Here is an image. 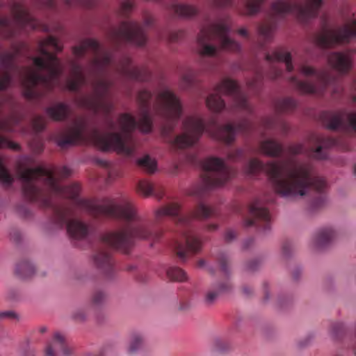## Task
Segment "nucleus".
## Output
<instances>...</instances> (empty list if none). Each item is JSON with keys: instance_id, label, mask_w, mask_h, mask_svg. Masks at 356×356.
<instances>
[{"instance_id": "nucleus-1", "label": "nucleus", "mask_w": 356, "mask_h": 356, "mask_svg": "<svg viewBox=\"0 0 356 356\" xmlns=\"http://www.w3.org/2000/svg\"><path fill=\"white\" fill-rule=\"evenodd\" d=\"M152 94L150 91H139L137 96L139 120L136 121L135 118L129 113L121 114L118 122L122 132L112 131L102 134L97 129H94L88 134L86 120L83 117H78L67 129L56 133L53 138L61 149L90 140L102 151L113 150L118 154L130 156L134 154L136 148L131 133L136 127L145 134L152 131V112L163 121L161 127V135L177 149L193 146L198 141L204 131L211 137L229 145L235 140L237 131L246 134L252 128V124L248 120H243L237 126L230 123L220 125L217 119L213 118L206 124L201 118L190 116L183 121V132L172 139L171 134L182 113L179 99L168 89L160 92L156 95L152 106Z\"/></svg>"}, {"instance_id": "nucleus-2", "label": "nucleus", "mask_w": 356, "mask_h": 356, "mask_svg": "<svg viewBox=\"0 0 356 356\" xmlns=\"http://www.w3.org/2000/svg\"><path fill=\"white\" fill-rule=\"evenodd\" d=\"M33 159L26 157L18 162L17 173L22 181V192L30 202H39L42 207L52 210L53 222L59 228L66 227L69 235L74 239L85 238L89 233V225L80 220L72 218V209L58 204L56 199H70L79 209L92 218H114L127 223L120 231L104 234L102 241L104 245L127 252L137 238H152L157 241L161 232L152 233L147 222L138 215L134 205L127 199L104 197L102 200L81 199L79 195L81 187L78 184L60 186L55 177L54 171L42 166L30 168Z\"/></svg>"}, {"instance_id": "nucleus-3", "label": "nucleus", "mask_w": 356, "mask_h": 356, "mask_svg": "<svg viewBox=\"0 0 356 356\" xmlns=\"http://www.w3.org/2000/svg\"><path fill=\"white\" fill-rule=\"evenodd\" d=\"M50 50L55 52L62 50L58 40L51 35L39 43L40 56L33 58L35 69L17 66L15 63L17 51L2 54L0 56V92L10 86L14 75H19L24 96L29 100L40 99L58 85L63 68L58 58ZM6 104L10 108L13 107L12 97L0 94V130L9 131L10 119L4 116L3 111Z\"/></svg>"}, {"instance_id": "nucleus-4", "label": "nucleus", "mask_w": 356, "mask_h": 356, "mask_svg": "<svg viewBox=\"0 0 356 356\" xmlns=\"http://www.w3.org/2000/svg\"><path fill=\"white\" fill-rule=\"evenodd\" d=\"M73 54L77 58L91 52L93 58L90 60L89 74L92 76L90 85L92 93L81 95L76 99L79 106L92 111L95 115L102 114L109 130L115 129V123L110 117L113 105L109 98L111 82L106 78L107 67L113 63L111 53L102 49L99 44L92 39L83 40L80 45L73 47Z\"/></svg>"}, {"instance_id": "nucleus-5", "label": "nucleus", "mask_w": 356, "mask_h": 356, "mask_svg": "<svg viewBox=\"0 0 356 356\" xmlns=\"http://www.w3.org/2000/svg\"><path fill=\"white\" fill-rule=\"evenodd\" d=\"M245 170L250 176L264 172L275 191L285 197L303 196L310 188L321 193L326 186L324 179L313 175L310 163H298L293 159L286 165L276 162L264 163L254 158L245 165Z\"/></svg>"}, {"instance_id": "nucleus-6", "label": "nucleus", "mask_w": 356, "mask_h": 356, "mask_svg": "<svg viewBox=\"0 0 356 356\" xmlns=\"http://www.w3.org/2000/svg\"><path fill=\"white\" fill-rule=\"evenodd\" d=\"M213 209L203 203L198 204L195 209L188 214L181 212V207L177 203H170L154 211V222L161 223L167 217H171L176 224L177 238L173 242V248L178 258L185 261L190 256L197 254L202 249V241L192 227L195 219H204L215 216Z\"/></svg>"}, {"instance_id": "nucleus-7", "label": "nucleus", "mask_w": 356, "mask_h": 356, "mask_svg": "<svg viewBox=\"0 0 356 356\" xmlns=\"http://www.w3.org/2000/svg\"><path fill=\"white\" fill-rule=\"evenodd\" d=\"M324 123L328 129L340 130L345 135L334 138L312 134L309 137V143L316 145V147L305 148L301 144L291 145L287 148L289 154L293 156L305 154L309 157L323 160L327 157L326 149L337 147L342 151L350 150L348 134L350 131L356 132V113L340 111L336 113H326L324 116Z\"/></svg>"}, {"instance_id": "nucleus-8", "label": "nucleus", "mask_w": 356, "mask_h": 356, "mask_svg": "<svg viewBox=\"0 0 356 356\" xmlns=\"http://www.w3.org/2000/svg\"><path fill=\"white\" fill-rule=\"evenodd\" d=\"M322 6V0H307L305 4L291 3L284 0H276L271 5V12L265 22L258 27V33L263 43L272 40L273 33L277 28L278 21L287 14H293L300 20L306 22L316 17Z\"/></svg>"}, {"instance_id": "nucleus-9", "label": "nucleus", "mask_w": 356, "mask_h": 356, "mask_svg": "<svg viewBox=\"0 0 356 356\" xmlns=\"http://www.w3.org/2000/svg\"><path fill=\"white\" fill-rule=\"evenodd\" d=\"M231 30L229 19L220 20L215 23L207 22L204 24L197 35V40L200 47V56L204 57H214L218 54L217 47L207 44V42L216 40L222 50L238 51L240 44L229 37Z\"/></svg>"}, {"instance_id": "nucleus-10", "label": "nucleus", "mask_w": 356, "mask_h": 356, "mask_svg": "<svg viewBox=\"0 0 356 356\" xmlns=\"http://www.w3.org/2000/svg\"><path fill=\"white\" fill-rule=\"evenodd\" d=\"M204 174L202 183L194 186L190 195L202 198L209 191L223 186L236 175V171L227 166L224 160L217 157H209L202 162Z\"/></svg>"}, {"instance_id": "nucleus-11", "label": "nucleus", "mask_w": 356, "mask_h": 356, "mask_svg": "<svg viewBox=\"0 0 356 356\" xmlns=\"http://www.w3.org/2000/svg\"><path fill=\"white\" fill-rule=\"evenodd\" d=\"M300 74L307 78H313V81L300 80L296 76L289 77V82L302 94L323 95L328 88H332L334 92H339L341 88L337 85V79L332 76L327 70H317L311 66L300 64L298 66Z\"/></svg>"}, {"instance_id": "nucleus-12", "label": "nucleus", "mask_w": 356, "mask_h": 356, "mask_svg": "<svg viewBox=\"0 0 356 356\" xmlns=\"http://www.w3.org/2000/svg\"><path fill=\"white\" fill-rule=\"evenodd\" d=\"M227 95L232 98V105L230 108L232 112L237 111L252 112V108L248 104L247 97L244 91L238 83L229 78L223 79L214 88V92L210 94L207 99V107L211 111L218 113L225 108V101L222 95Z\"/></svg>"}, {"instance_id": "nucleus-13", "label": "nucleus", "mask_w": 356, "mask_h": 356, "mask_svg": "<svg viewBox=\"0 0 356 356\" xmlns=\"http://www.w3.org/2000/svg\"><path fill=\"white\" fill-rule=\"evenodd\" d=\"M10 8L13 18L0 15V30L3 38H11L29 30L49 31L47 25L42 24L31 15L24 3L11 1Z\"/></svg>"}, {"instance_id": "nucleus-14", "label": "nucleus", "mask_w": 356, "mask_h": 356, "mask_svg": "<svg viewBox=\"0 0 356 356\" xmlns=\"http://www.w3.org/2000/svg\"><path fill=\"white\" fill-rule=\"evenodd\" d=\"M355 37H356V20L337 29H328L324 27L322 33L316 36L315 42L318 47L326 49L339 44L347 43Z\"/></svg>"}, {"instance_id": "nucleus-15", "label": "nucleus", "mask_w": 356, "mask_h": 356, "mask_svg": "<svg viewBox=\"0 0 356 356\" xmlns=\"http://www.w3.org/2000/svg\"><path fill=\"white\" fill-rule=\"evenodd\" d=\"M115 34L117 38L138 46H143L146 42L143 26L134 21H123Z\"/></svg>"}, {"instance_id": "nucleus-16", "label": "nucleus", "mask_w": 356, "mask_h": 356, "mask_svg": "<svg viewBox=\"0 0 356 356\" xmlns=\"http://www.w3.org/2000/svg\"><path fill=\"white\" fill-rule=\"evenodd\" d=\"M250 217L244 220L245 227L256 226L264 231L268 230L270 226V216L267 208H266L259 200H255L249 207Z\"/></svg>"}, {"instance_id": "nucleus-17", "label": "nucleus", "mask_w": 356, "mask_h": 356, "mask_svg": "<svg viewBox=\"0 0 356 356\" xmlns=\"http://www.w3.org/2000/svg\"><path fill=\"white\" fill-rule=\"evenodd\" d=\"M266 60L271 63L270 70L267 74L270 79H278L282 75V70L277 66L279 63H284L289 72L293 70L291 54L284 51L282 49H276L272 54H266Z\"/></svg>"}, {"instance_id": "nucleus-18", "label": "nucleus", "mask_w": 356, "mask_h": 356, "mask_svg": "<svg viewBox=\"0 0 356 356\" xmlns=\"http://www.w3.org/2000/svg\"><path fill=\"white\" fill-rule=\"evenodd\" d=\"M265 0H209L214 8H237L243 9V13L253 15L259 12Z\"/></svg>"}, {"instance_id": "nucleus-19", "label": "nucleus", "mask_w": 356, "mask_h": 356, "mask_svg": "<svg viewBox=\"0 0 356 356\" xmlns=\"http://www.w3.org/2000/svg\"><path fill=\"white\" fill-rule=\"evenodd\" d=\"M72 353L73 348L67 343L65 337L58 332L54 334L52 341L44 348L45 356H58L60 354L70 356Z\"/></svg>"}, {"instance_id": "nucleus-20", "label": "nucleus", "mask_w": 356, "mask_h": 356, "mask_svg": "<svg viewBox=\"0 0 356 356\" xmlns=\"http://www.w3.org/2000/svg\"><path fill=\"white\" fill-rule=\"evenodd\" d=\"M93 261L97 268L108 279L115 277V270L114 262L109 252L99 251L93 257Z\"/></svg>"}, {"instance_id": "nucleus-21", "label": "nucleus", "mask_w": 356, "mask_h": 356, "mask_svg": "<svg viewBox=\"0 0 356 356\" xmlns=\"http://www.w3.org/2000/svg\"><path fill=\"white\" fill-rule=\"evenodd\" d=\"M71 78L67 79L66 86L72 92H78L82 86L88 82V78L84 74L83 67L76 62L71 64Z\"/></svg>"}, {"instance_id": "nucleus-22", "label": "nucleus", "mask_w": 356, "mask_h": 356, "mask_svg": "<svg viewBox=\"0 0 356 356\" xmlns=\"http://www.w3.org/2000/svg\"><path fill=\"white\" fill-rule=\"evenodd\" d=\"M330 65L341 73H347L352 67V58L350 54L332 53L328 56Z\"/></svg>"}, {"instance_id": "nucleus-23", "label": "nucleus", "mask_w": 356, "mask_h": 356, "mask_svg": "<svg viewBox=\"0 0 356 356\" xmlns=\"http://www.w3.org/2000/svg\"><path fill=\"white\" fill-rule=\"evenodd\" d=\"M232 288V285L229 280L213 284L211 289L205 293L204 298V304L207 306L213 305L220 294L229 291Z\"/></svg>"}, {"instance_id": "nucleus-24", "label": "nucleus", "mask_w": 356, "mask_h": 356, "mask_svg": "<svg viewBox=\"0 0 356 356\" xmlns=\"http://www.w3.org/2000/svg\"><path fill=\"white\" fill-rule=\"evenodd\" d=\"M70 108L65 103L60 102L46 108L47 114L54 121L66 120L70 115Z\"/></svg>"}, {"instance_id": "nucleus-25", "label": "nucleus", "mask_w": 356, "mask_h": 356, "mask_svg": "<svg viewBox=\"0 0 356 356\" xmlns=\"http://www.w3.org/2000/svg\"><path fill=\"white\" fill-rule=\"evenodd\" d=\"M336 236V232L332 227L319 229L312 238L313 245L321 248L330 243Z\"/></svg>"}, {"instance_id": "nucleus-26", "label": "nucleus", "mask_w": 356, "mask_h": 356, "mask_svg": "<svg viewBox=\"0 0 356 356\" xmlns=\"http://www.w3.org/2000/svg\"><path fill=\"white\" fill-rule=\"evenodd\" d=\"M259 149L262 154L271 157L280 156L284 152L282 145L273 139L260 142Z\"/></svg>"}, {"instance_id": "nucleus-27", "label": "nucleus", "mask_w": 356, "mask_h": 356, "mask_svg": "<svg viewBox=\"0 0 356 356\" xmlns=\"http://www.w3.org/2000/svg\"><path fill=\"white\" fill-rule=\"evenodd\" d=\"M123 72L129 79L138 81H148L151 79L149 71L145 68L127 66L123 69Z\"/></svg>"}, {"instance_id": "nucleus-28", "label": "nucleus", "mask_w": 356, "mask_h": 356, "mask_svg": "<svg viewBox=\"0 0 356 356\" xmlns=\"http://www.w3.org/2000/svg\"><path fill=\"white\" fill-rule=\"evenodd\" d=\"M168 9L172 11L176 16L183 18L195 17L199 12L197 7L185 3L172 4Z\"/></svg>"}, {"instance_id": "nucleus-29", "label": "nucleus", "mask_w": 356, "mask_h": 356, "mask_svg": "<svg viewBox=\"0 0 356 356\" xmlns=\"http://www.w3.org/2000/svg\"><path fill=\"white\" fill-rule=\"evenodd\" d=\"M34 266L27 260H23L19 262L15 267V275L22 280H26L31 277L35 273Z\"/></svg>"}, {"instance_id": "nucleus-30", "label": "nucleus", "mask_w": 356, "mask_h": 356, "mask_svg": "<svg viewBox=\"0 0 356 356\" xmlns=\"http://www.w3.org/2000/svg\"><path fill=\"white\" fill-rule=\"evenodd\" d=\"M137 165L149 174H153L156 170V161L149 155H145L136 161Z\"/></svg>"}, {"instance_id": "nucleus-31", "label": "nucleus", "mask_w": 356, "mask_h": 356, "mask_svg": "<svg viewBox=\"0 0 356 356\" xmlns=\"http://www.w3.org/2000/svg\"><path fill=\"white\" fill-rule=\"evenodd\" d=\"M144 343V339L141 334H132L128 347V353L131 355L138 353L140 350H141L143 348Z\"/></svg>"}, {"instance_id": "nucleus-32", "label": "nucleus", "mask_w": 356, "mask_h": 356, "mask_svg": "<svg viewBox=\"0 0 356 356\" xmlns=\"http://www.w3.org/2000/svg\"><path fill=\"white\" fill-rule=\"evenodd\" d=\"M297 106L296 101L291 97H285L277 102L276 108L279 112L293 111Z\"/></svg>"}, {"instance_id": "nucleus-33", "label": "nucleus", "mask_w": 356, "mask_h": 356, "mask_svg": "<svg viewBox=\"0 0 356 356\" xmlns=\"http://www.w3.org/2000/svg\"><path fill=\"white\" fill-rule=\"evenodd\" d=\"M166 274L172 281L184 282L187 279L186 273L179 267H169Z\"/></svg>"}, {"instance_id": "nucleus-34", "label": "nucleus", "mask_w": 356, "mask_h": 356, "mask_svg": "<svg viewBox=\"0 0 356 356\" xmlns=\"http://www.w3.org/2000/svg\"><path fill=\"white\" fill-rule=\"evenodd\" d=\"M346 332V329L343 323L341 322H333L331 323L329 332L333 339L336 340L341 339Z\"/></svg>"}, {"instance_id": "nucleus-35", "label": "nucleus", "mask_w": 356, "mask_h": 356, "mask_svg": "<svg viewBox=\"0 0 356 356\" xmlns=\"http://www.w3.org/2000/svg\"><path fill=\"white\" fill-rule=\"evenodd\" d=\"M63 3L66 7L83 6L87 8H91L96 6L95 0H63Z\"/></svg>"}, {"instance_id": "nucleus-36", "label": "nucleus", "mask_w": 356, "mask_h": 356, "mask_svg": "<svg viewBox=\"0 0 356 356\" xmlns=\"http://www.w3.org/2000/svg\"><path fill=\"white\" fill-rule=\"evenodd\" d=\"M220 271L225 275H228L230 273L229 266V257L225 253H220L217 257Z\"/></svg>"}, {"instance_id": "nucleus-37", "label": "nucleus", "mask_w": 356, "mask_h": 356, "mask_svg": "<svg viewBox=\"0 0 356 356\" xmlns=\"http://www.w3.org/2000/svg\"><path fill=\"white\" fill-rule=\"evenodd\" d=\"M138 191L147 197L154 194V187L149 181L146 180H140L138 184Z\"/></svg>"}, {"instance_id": "nucleus-38", "label": "nucleus", "mask_w": 356, "mask_h": 356, "mask_svg": "<svg viewBox=\"0 0 356 356\" xmlns=\"http://www.w3.org/2000/svg\"><path fill=\"white\" fill-rule=\"evenodd\" d=\"M195 79V74L193 70H188L181 77V86L185 88L191 87Z\"/></svg>"}, {"instance_id": "nucleus-39", "label": "nucleus", "mask_w": 356, "mask_h": 356, "mask_svg": "<svg viewBox=\"0 0 356 356\" xmlns=\"http://www.w3.org/2000/svg\"><path fill=\"white\" fill-rule=\"evenodd\" d=\"M264 75L261 72H257V74L253 80L248 83V88L254 92H257L261 87Z\"/></svg>"}, {"instance_id": "nucleus-40", "label": "nucleus", "mask_w": 356, "mask_h": 356, "mask_svg": "<svg viewBox=\"0 0 356 356\" xmlns=\"http://www.w3.org/2000/svg\"><path fill=\"white\" fill-rule=\"evenodd\" d=\"M33 4L38 8L56 10L58 1L56 0H33Z\"/></svg>"}, {"instance_id": "nucleus-41", "label": "nucleus", "mask_w": 356, "mask_h": 356, "mask_svg": "<svg viewBox=\"0 0 356 356\" xmlns=\"http://www.w3.org/2000/svg\"><path fill=\"white\" fill-rule=\"evenodd\" d=\"M32 126L35 132H41L46 127V121L42 116L35 115L32 120Z\"/></svg>"}, {"instance_id": "nucleus-42", "label": "nucleus", "mask_w": 356, "mask_h": 356, "mask_svg": "<svg viewBox=\"0 0 356 356\" xmlns=\"http://www.w3.org/2000/svg\"><path fill=\"white\" fill-rule=\"evenodd\" d=\"M106 299V293L102 290L95 291L92 296V302L95 305H100Z\"/></svg>"}, {"instance_id": "nucleus-43", "label": "nucleus", "mask_w": 356, "mask_h": 356, "mask_svg": "<svg viewBox=\"0 0 356 356\" xmlns=\"http://www.w3.org/2000/svg\"><path fill=\"white\" fill-rule=\"evenodd\" d=\"M134 3L130 0H125L121 4V13L124 17H126L134 8Z\"/></svg>"}, {"instance_id": "nucleus-44", "label": "nucleus", "mask_w": 356, "mask_h": 356, "mask_svg": "<svg viewBox=\"0 0 356 356\" xmlns=\"http://www.w3.org/2000/svg\"><path fill=\"white\" fill-rule=\"evenodd\" d=\"M244 156V152L243 149H237L231 151L228 154V159L230 160L236 161L241 159Z\"/></svg>"}, {"instance_id": "nucleus-45", "label": "nucleus", "mask_w": 356, "mask_h": 356, "mask_svg": "<svg viewBox=\"0 0 356 356\" xmlns=\"http://www.w3.org/2000/svg\"><path fill=\"white\" fill-rule=\"evenodd\" d=\"M87 315L85 308L78 309L73 314V318L76 321H83Z\"/></svg>"}, {"instance_id": "nucleus-46", "label": "nucleus", "mask_w": 356, "mask_h": 356, "mask_svg": "<svg viewBox=\"0 0 356 356\" xmlns=\"http://www.w3.org/2000/svg\"><path fill=\"white\" fill-rule=\"evenodd\" d=\"M18 315L13 311H3L0 312V319L8 318V319H17Z\"/></svg>"}, {"instance_id": "nucleus-47", "label": "nucleus", "mask_w": 356, "mask_h": 356, "mask_svg": "<svg viewBox=\"0 0 356 356\" xmlns=\"http://www.w3.org/2000/svg\"><path fill=\"white\" fill-rule=\"evenodd\" d=\"M293 250V245L290 241H285L282 248V252L284 257H288L290 255L291 252Z\"/></svg>"}, {"instance_id": "nucleus-48", "label": "nucleus", "mask_w": 356, "mask_h": 356, "mask_svg": "<svg viewBox=\"0 0 356 356\" xmlns=\"http://www.w3.org/2000/svg\"><path fill=\"white\" fill-rule=\"evenodd\" d=\"M275 120L273 118H267L264 122V125L266 129H274L275 127Z\"/></svg>"}, {"instance_id": "nucleus-49", "label": "nucleus", "mask_w": 356, "mask_h": 356, "mask_svg": "<svg viewBox=\"0 0 356 356\" xmlns=\"http://www.w3.org/2000/svg\"><path fill=\"white\" fill-rule=\"evenodd\" d=\"M10 236L11 240H13L14 242H16V243L19 242L21 239V234L17 229H13L10 233Z\"/></svg>"}, {"instance_id": "nucleus-50", "label": "nucleus", "mask_w": 356, "mask_h": 356, "mask_svg": "<svg viewBox=\"0 0 356 356\" xmlns=\"http://www.w3.org/2000/svg\"><path fill=\"white\" fill-rule=\"evenodd\" d=\"M236 237V233L233 230H227L225 235V238L227 242L232 241Z\"/></svg>"}, {"instance_id": "nucleus-51", "label": "nucleus", "mask_w": 356, "mask_h": 356, "mask_svg": "<svg viewBox=\"0 0 356 356\" xmlns=\"http://www.w3.org/2000/svg\"><path fill=\"white\" fill-rule=\"evenodd\" d=\"M59 174L61 177H68L70 175V170L68 168H67L66 166H63L61 169H60V171L59 172Z\"/></svg>"}, {"instance_id": "nucleus-52", "label": "nucleus", "mask_w": 356, "mask_h": 356, "mask_svg": "<svg viewBox=\"0 0 356 356\" xmlns=\"http://www.w3.org/2000/svg\"><path fill=\"white\" fill-rule=\"evenodd\" d=\"M224 342L220 339H217L215 341L216 348L218 351H224L225 348H222L221 346L223 345Z\"/></svg>"}, {"instance_id": "nucleus-53", "label": "nucleus", "mask_w": 356, "mask_h": 356, "mask_svg": "<svg viewBox=\"0 0 356 356\" xmlns=\"http://www.w3.org/2000/svg\"><path fill=\"white\" fill-rule=\"evenodd\" d=\"M259 265V263L257 261H250L249 264H248V268L250 269V270H255L257 266Z\"/></svg>"}, {"instance_id": "nucleus-54", "label": "nucleus", "mask_w": 356, "mask_h": 356, "mask_svg": "<svg viewBox=\"0 0 356 356\" xmlns=\"http://www.w3.org/2000/svg\"><path fill=\"white\" fill-rule=\"evenodd\" d=\"M238 33L245 38H248L249 36L248 31L243 28L238 29Z\"/></svg>"}, {"instance_id": "nucleus-55", "label": "nucleus", "mask_w": 356, "mask_h": 356, "mask_svg": "<svg viewBox=\"0 0 356 356\" xmlns=\"http://www.w3.org/2000/svg\"><path fill=\"white\" fill-rule=\"evenodd\" d=\"M243 291L246 295H250L252 292V289L250 286H245L243 287Z\"/></svg>"}, {"instance_id": "nucleus-56", "label": "nucleus", "mask_w": 356, "mask_h": 356, "mask_svg": "<svg viewBox=\"0 0 356 356\" xmlns=\"http://www.w3.org/2000/svg\"><path fill=\"white\" fill-rule=\"evenodd\" d=\"M353 350L354 351L355 355H356V323L355 325V341L354 345L353 346Z\"/></svg>"}, {"instance_id": "nucleus-57", "label": "nucleus", "mask_w": 356, "mask_h": 356, "mask_svg": "<svg viewBox=\"0 0 356 356\" xmlns=\"http://www.w3.org/2000/svg\"><path fill=\"white\" fill-rule=\"evenodd\" d=\"M197 266L199 268H203L205 266V261L204 259H200L197 263Z\"/></svg>"}, {"instance_id": "nucleus-58", "label": "nucleus", "mask_w": 356, "mask_h": 356, "mask_svg": "<svg viewBox=\"0 0 356 356\" xmlns=\"http://www.w3.org/2000/svg\"><path fill=\"white\" fill-rule=\"evenodd\" d=\"M218 226L215 224H211L207 226V229L209 231H213V230H216L217 229Z\"/></svg>"}, {"instance_id": "nucleus-59", "label": "nucleus", "mask_w": 356, "mask_h": 356, "mask_svg": "<svg viewBox=\"0 0 356 356\" xmlns=\"http://www.w3.org/2000/svg\"><path fill=\"white\" fill-rule=\"evenodd\" d=\"M154 195L159 199L161 200L163 197V193L162 191L159 193H155Z\"/></svg>"}, {"instance_id": "nucleus-60", "label": "nucleus", "mask_w": 356, "mask_h": 356, "mask_svg": "<svg viewBox=\"0 0 356 356\" xmlns=\"http://www.w3.org/2000/svg\"><path fill=\"white\" fill-rule=\"evenodd\" d=\"M181 33H177L175 34H172V37H171V40L172 41H175V40H178V35L179 34H181Z\"/></svg>"}, {"instance_id": "nucleus-61", "label": "nucleus", "mask_w": 356, "mask_h": 356, "mask_svg": "<svg viewBox=\"0 0 356 356\" xmlns=\"http://www.w3.org/2000/svg\"><path fill=\"white\" fill-rule=\"evenodd\" d=\"M152 24V19L150 18H147L145 19V25L147 26H150Z\"/></svg>"}, {"instance_id": "nucleus-62", "label": "nucleus", "mask_w": 356, "mask_h": 356, "mask_svg": "<svg viewBox=\"0 0 356 356\" xmlns=\"http://www.w3.org/2000/svg\"><path fill=\"white\" fill-rule=\"evenodd\" d=\"M281 126L282 127L283 131H284V132L286 131V129H287L286 125L284 123L282 122Z\"/></svg>"}, {"instance_id": "nucleus-63", "label": "nucleus", "mask_w": 356, "mask_h": 356, "mask_svg": "<svg viewBox=\"0 0 356 356\" xmlns=\"http://www.w3.org/2000/svg\"><path fill=\"white\" fill-rule=\"evenodd\" d=\"M134 268H135V267H134V266H129L127 267V270L128 271H131V270H133Z\"/></svg>"}, {"instance_id": "nucleus-64", "label": "nucleus", "mask_w": 356, "mask_h": 356, "mask_svg": "<svg viewBox=\"0 0 356 356\" xmlns=\"http://www.w3.org/2000/svg\"><path fill=\"white\" fill-rule=\"evenodd\" d=\"M102 165H104L105 166H107V162L106 161H101L100 162Z\"/></svg>"}]
</instances>
